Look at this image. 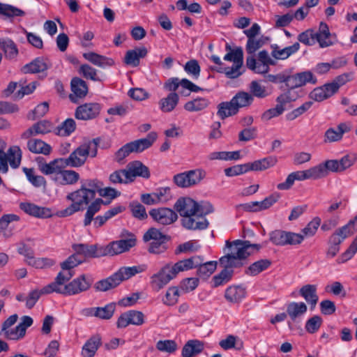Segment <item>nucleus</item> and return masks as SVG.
Here are the masks:
<instances>
[{"instance_id":"28","label":"nucleus","mask_w":357,"mask_h":357,"mask_svg":"<svg viewBox=\"0 0 357 357\" xmlns=\"http://www.w3.org/2000/svg\"><path fill=\"white\" fill-rule=\"evenodd\" d=\"M52 123L47 121H41L35 123L22 134V138L28 139L32 135H44L48 133L52 130Z\"/></svg>"},{"instance_id":"21","label":"nucleus","mask_w":357,"mask_h":357,"mask_svg":"<svg viewBox=\"0 0 357 357\" xmlns=\"http://www.w3.org/2000/svg\"><path fill=\"white\" fill-rule=\"evenodd\" d=\"M38 169L45 175H52L56 176L57 174L61 170L65 169L66 165L63 160V158L55 159L49 163L38 161Z\"/></svg>"},{"instance_id":"36","label":"nucleus","mask_w":357,"mask_h":357,"mask_svg":"<svg viewBox=\"0 0 357 357\" xmlns=\"http://www.w3.org/2000/svg\"><path fill=\"white\" fill-rule=\"evenodd\" d=\"M27 149L33 153H42L44 155L50 154L52 150L49 144L37 139H30L27 142Z\"/></svg>"},{"instance_id":"7","label":"nucleus","mask_w":357,"mask_h":357,"mask_svg":"<svg viewBox=\"0 0 357 357\" xmlns=\"http://www.w3.org/2000/svg\"><path fill=\"white\" fill-rule=\"evenodd\" d=\"M224 60L233 62L231 67L220 66L218 72L225 73L228 78L235 79L238 77L243 72L241 68L243 63V52L241 47H236L231 50L224 56Z\"/></svg>"},{"instance_id":"18","label":"nucleus","mask_w":357,"mask_h":357,"mask_svg":"<svg viewBox=\"0 0 357 357\" xmlns=\"http://www.w3.org/2000/svg\"><path fill=\"white\" fill-rule=\"evenodd\" d=\"M183 89H188L192 92H197L202 90L200 87L190 82L187 79H180L178 77H172L168 79L164 84L163 88L165 90L170 93H176V91L179 86Z\"/></svg>"},{"instance_id":"13","label":"nucleus","mask_w":357,"mask_h":357,"mask_svg":"<svg viewBox=\"0 0 357 357\" xmlns=\"http://www.w3.org/2000/svg\"><path fill=\"white\" fill-rule=\"evenodd\" d=\"M174 277L172 275L169 265L165 264L157 273L150 277V286L155 291H159L163 289Z\"/></svg>"},{"instance_id":"26","label":"nucleus","mask_w":357,"mask_h":357,"mask_svg":"<svg viewBox=\"0 0 357 357\" xmlns=\"http://www.w3.org/2000/svg\"><path fill=\"white\" fill-rule=\"evenodd\" d=\"M83 56L93 65L102 68L111 67L114 65V61L112 58L98 54L96 52H89L84 53Z\"/></svg>"},{"instance_id":"35","label":"nucleus","mask_w":357,"mask_h":357,"mask_svg":"<svg viewBox=\"0 0 357 357\" xmlns=\"http://www.w3.org/2000/svg\"><path fill=\"white\" fill-rule=\"evenodd\" d=\"M210 105V100L204 97H197L186 102L184 109L189 112H200L207 108Z\"/></svg>"},{"instance_id":"57","label":"nucleus","mask_w":357,"mask_h":357,"mask_svg":"<svg viewBox=\"0 0 357 357\" xmlns=\"http://www.w3.org/2000/svg\"><path fill=\"white\" fill-rule=\"evenodd\" d=\"M76 128V123L74 119H67L56 129V134L59 136L66 137L73 133Z\"/></svg>"},{"instance_id":"60","label":"nucleus","mask_w":357,"mask_h":357,"mask_svg":"<svg viewBox=\"0 0 357 357\" xmlns=\"http://www.w3.org/2000/svg\"><path fill=\"white\" fill-rule=\"evenodd\" d=\"M321 225V219L319 217L314 218L302 230L301 234L304 238L313 236Z\"/></svg>"},{"instance_id":"48","label":"nucleus","mask_w":357,"mask_h":357,"mask_svg":"<svg viewBox=\"0 0 357 357\" xmlns=\"http://www.w3.org/2000/svg\"><path fill=\"white\" fill-rule=\"evenodd\" d=\"M79 73L87 79L95 82H101L102 75H99L98 71L88 64H82L79 68Z\"/></svg>"},{"instance_id":"47","label":"nucleus","mask_w":357,"mask_h":357,"mask_svg":"<svg viewBox=\"0 0 357 357\" xmlns=\"http://www.w3.org/2000/svg\"><path fill=\"white\" fill-rule=\"evenodd\" d=\"M197 267V275L201 278L206 279L210 277L216 270L217 261H210L203 264L202 261Z\"/></svg>"},{"instance_id":"52","label":"nucleus","mask_w":357,"mask_h":357,"mask_svg":"<svg viewBox=\"0 0 357 357\" xmlns=\"http://www.w3.org/2000/svg\"><path fill=\"white\" fill-rule=\"evenodd\" d=\"M208 158L211 160H236L240 159V151H214L211 153Z\"/></svg>"},{"instance_id":"22","label":"nucleus","mask_w":357,"mask_h":357,"mask_svg":"<svg viewBox=\"0 0 357 357\" xmlns=\"http://www.w3.org/2000/svg\"><path fill=\"white\" fill-rule=\"evenodd\" d=\"M116 310V304L110 303L104 307H91L86 310L88 316H93L101 319H109Z\"/></svg>"},{"instance_id":"49","label":"nucleus","mask_w":357,"mask_h":357,"mask_svg":"<svg viewBox=\"0 0 357 357\" xmlns=\"http://www.w3.org/2000/svg\"><path fill=\"white\" fill-rule=\"evenodd\" d=\"M269 64L257 61V59L253 56H248L246 59V66L255 73L265 74L269 70Z\"/></svg>"},{"instance_id":"62","label":"nucleus","mask_w":357,"mask_h":357,"mask_svg":"<svg viewBox=\"0 0 357 357\" xmlns=\"http://www.w3.org/2000/svg\"><path fill=\"white\" fill-rule=\"evenodd\" d=\"M55 261L53 259L48 257L36 258L33 257L31 261H29V266H31L36 268H48L55 264Z\"/></svg>"},{"instance_id":"15","label":"nucleus","mask_w":357,"mask_h":357,"mask_svg":"<svg viewBox=\"0 0 357 357\" xmlns=\"http://www.w3.org/2000/svg\"><path fill=\"white\" fill-rule=\"evenodd\" d=\"M149 215L158 225L164 226L172 225L178 219L176 213L166 207L153 208L149 211Z\"/></svg>"},{"instance_id":"3","label":"nucleus","mask_w":357,"mask_h":357,"mask_svg":"<svg viewBox=\"0 0 357 357\" xmlns=\"http://www.w3.org/2000/svg\"><path fill=\"white\" fill-rule=\"evenodd\" d=\"M146 269V265L122 267L110 277L97 282L94 287L97 291H106L116 287L122 281L130 278L137 273L144 272Z\"/></svg>"},{"instance_id":"44","label":"nucleus","mask_w":357,"mask_h":357,"mask_svg":"<svg viewBox=\"0 0 357 357\" xmlns=\"http://www.w3.org/2000/svg\"><path fill=\"white\" fill-rule=\"evenodd\" d=\"M300 48L298 43H295L291 46L283 49L275 47L272 51V56L276 59H286L293 54L296 53Z\"/></svg>"},{"instance_id":"64","label":"nucleus","mask_w":357,"mask_h":357,"mask_svg":"<svg viewBox=\"0 0 357 357\" xmlns=\"http://www.w3.org/2000/svg\"><path fill=\"white\" fill-rule=\"evenodd\" d=\"M287 232L283 230H275L270 234V241L275 245H287Z\"/></svg>"},{"instance_id":"31","label":"nucleus","mask_w":357,"mask_h":357,"mask_svg":"<svg viewBox=\"0 0 357 357\" xmlns=\"http://www.w3.org/2000/svg\"><path fill=\"white\" fill-rule=\"evenodd\" d=\"M204 345L202 341L198 340H188L182 349L183 357H193L198 355L204 350Z\"/></svg>"},{"instance_id":"32","label":"nucleus","mask_w":357,"mask_h":357,"mask_svg":"<svg viewBox=\"0 0 357 357\" xmlns=\"http://www.w3.org/2000/svg\"><path fill=\"white\" fill-rule=\"evenodd\" d=\"M299 294L308 304L312 305V307H315L319 300V297L317 294L316 285H304L300 289Z\"/></svg>"},{"instance_id":"2","label":"nucleus","mask_w":357,"mask_h":357,"mask_svg":"<svg viewBox=\"0 0 357 357\" xmlns=\"http://www.w3.org/2000/svg\"><path fill=\"white\" fill-rule=\"evenodd\" d=\"M229 252L222 257L219 261L225 268L237 267L241 265V260L245 259L261 248L259 244L250 243L249 241L235 240L226 241Z\"/></svg>"},{"instance_id":"61","label":"nucleus","mask_w":357,"mask_h":357,"mask_svg":"<svg viewBox=\"0 0 357 357\" xmlns=\"http://www.w3.org/2000/svg\"><path fill=\"white\" fill-rule=\"evenodd\" d=\"M0 15L9 17L24 16V11L15 6L0 3Z\"/></svg>"},{"instance_id":"42","label":"nucleus","mask_w":357,"mask_h":357,"mask_svg":"<svg viewBox=\"0 0 357 357\" xmlns=\"http://www.w3.org/2000/svg\"><path fill=\"white\" fill-rule=\"evenodd\" d=\"M254 98L250 93L240 91L231 98V103L234 105L237 111H238L239 108L250 106Z\"/></svg>"},{"instance_id":"45","label":"nucleus","mask_w":357,"mask_h":357,"mask_svg":"<svg viewBox=\"0 0 357 357\" xmlns=\"http://www.w3.org/2000/svg\"><path fill=\"white\" fill-rule=\"evenodd\" d=\"M103 204V201L100 198L96 199L93 202H92L88 206L86 209V212L84 215V225L89 226L93 219L94 215L98 213L101 208L102 204Z\"/></svg>"},{"instance_id":"16","label":"nucleus","mask_w":357,"mask_h":357,"mask_svg":"<svg viewBox=\"0 0 357 357\" xmlns=\"http://www.w3.org/2000/svg\"><path fill=\"white\" fill-rule=\"evenodd\" d=\"M203 259L199 256H193L190 258L180 260L175 264H167L169 265L172 275L175 278L177 275L183 271L197 268Z\"/></svg>"},{"instance_id":"37","label":"nucleus","mask_w":357,"mask_h":357,"mask_svg":"<svg viewBox=\"0 0 357 357\" xmlns=\"http://www.w3.org/2000/svg\"><path fill=\"white\" fill-rule=\"evenodd\" d=\"M73 248L79 258L83 257V261L85 257H95L98 256L97 253V246L96 245L75 244L73 245Z\"/></svg>"},{"instance_id":"34","label":"nucleus","mask_w":357,"mask_h":357,"mask_svg":"<svg viewBox=\"0 0 357 357\" xmlns=\"http://www.w3.org/2000/svg\"><path fill=\"white\" fill-rule=\"evenodd\" d=\"M245 296V289L241 286H229L225 292V299L231 303L240 302Z\"/></svg>"},{"instance_id":"11","label":"nucleus","mask_w":357,"mask_h":357,"mask_svg":"<svg viewBox=\"0 0 357 357\" xmlns=\"http://www.w3.org/2000/svg\"><path fill=\"white\" fill-rule=\"evenodd\" d=\"M286 310L289 317L287 325L292 331L301 322L303 315L307 312V307L303 302H291L287 305Z\"/></svg>"},{"instance_id":"9","label":"nucleus","mask_w":357,"mask_h":357,"mask_svg":"<svg viewBox=\"0 0 357 357\" xmlns=\"http://www.w3.org/2000/svg\"><path fill=\"white\" fill-rule=\"evenodd\" d=\"M206 176L204 169L197 168L177 174L174 175L173 180L178 187L188 188L200 183Z\"/></svg>"},{"instance_id":"58","label":"nucleus","mask_w":357,"mask_h":357,"mask_svg":"<svg viewBox=\"0 0 357 357\" xmlns=\"http://www.w3.org/2000/svg\"><path fill=\"white\" fill-rule=\"evenodd\" d=\"M18 325L14 328H10L0 332V335L5 338L12 340H17L22 338L24 335V329L20 328Z\"/></svg>"},{"instance_id":"39","label":"nucleus","mask_w":357,"mask_h":357,"mask_svg":"<svg viewBox=\"0 0 357 357\" xmlns=\"http://www.w3.org/2000/svg\"><path fill=\"white\" fill-rule=\"evenodd\" d=\"M277 160L273 157L264 158L261 160H255L253 162L246 163L249 171H262L274 166Z\"/></svg>"},{"instance_id":"5","label":"nucleus","mask_w":357,"mask_h":357,"mask_svg":"<svg viewBox=\"0 0 357 357\" xmlns=\"http://www.w3.org/2000/svg\"><path fill=\"white\" fill-rule=\"evenodd\" d=\"M93 199L92 191L80 187L78 190L69 193L66 196V199L72 203L66 208L60 211V215L66 217L77 211H82L89 205L91 200Z\"/></svg>"},{"instance_id":"19","label":"nucleus","mask_w":357,"mask_h":357,"mask_svg":"<svg viewBox=\"0 0 357 357\" xmlns=\"http://www.w3.org/2000/svg\"><path fill=\"white\" fill-rule=\"evenodd\" d=\"M20 208L25 213L38 218H47L52 215L50 208L42 207L30 202H22Z\"/></svg>"},{"instance_id":"63","label":"nucleus","mask_w":357,"mask_h":357,"mask_svg":"<svg viewBox=\"0 0 357 357\" xmlns=\"http://www.w3.org/2000/svg\"><path fill=\"white\" fill-rule=\"evenodd\" d=\"M132 215L137 219L143 220L147 218L148 215L145 207L137 202L130 204L129 206Z\"/></svg>"},{"instance_id":"43","label":"nucleus","mask_w":357,"mask_h":357,"mask_svg":"<svg viewBox=\"0 0 357 357\" xmlns=\"http://www.w3.org/2000/svg\"><path fill=\"white\" fill-rule=\"evenodd\" d=\"M10 167L17 169L20 166L22 152L18 146H10L6 153Z\"/></svg>"},{"instance_id":"53","label":"nucleus","mask_w":357,"mask_h":357,"mask_svg":"<svg viewBox=\"0 0 357 357\" xmlns=\"http://www.w3.org/2000/svg\"><path fill=\"white\" fill-rule=\"evenodd\" d=\"M0 47L3 50L6 57L9 59H14L18 54L17 45L10 39L0 40Z\"/></svg>"},{"instance_id":"8","label":"nucleus","mask_w":357,"mask_h":357,"mask_svg":"<svg viewBox=\"0 0 357 357\" xmlns=\"http://www.w3.org/2000/svg\"><path fill=\"white\" fill-rule=\"evenodd\" d=\"M121 236L125 238L119 241H112L103 248L102 254L104 255H116L128 251L136 244L135 236L124 230Z\"/></svg>"},{"instance_id":"56","label":"nucleus","mask_w":357,"mask_h":357,"mask_svg":"<svg viewBox=\"0 0 357 357\" xmlns=\"http://www.w3.org/2000/svg\"><path fill=\"white\" fill-rule=\"evenodd\" d=\"M180 293L178 288L176 287H170L166 291L162 301L164 305L167 306H173L178 303Z\"/></svg>"},{"instance_id":"14","label":"nucleus","mask_w":357,"mask_h":357,"mask_svg":"<svg viewBox=\"0 0 357 357\" xmlns=\"http://www.w3.org/2000/svg\"><path fill=\"white\" fill-rule=\"evenodd\" d=\"M93 283V279L90 275H81L66 284V296L79 294L87 291Z\"/></svg>"},{"instance_id":"55","label":"nucleus","mask_w":357,"mask_h":357,"mask_svg":"<svg viewBox=\"0 0 357 357\" xmlns=\"http://www.w3.org/2000/svg\"><path fill=\"white\" fill-rule=\"evenodd\" d=\"M233 271L229 270L225 268L218 275H215L212 278L213 287H218L227 283L232 278Z\"/></svg>"},{"instance_id":"59","label":"nucleus","mask_w":357,"mask_h":357,"mask_svg":"<svg viewBox=\"0 0 357 357\" xmlns=\"http://www.w3.org/2000/svg\"><path fill=\"white\" fill-rule=\"evenodd\" d=\"M300 94L296 89L287 88V91L282 94L280 95L277 99V102H280L284 107V105L290 102L295 101Z\"/></svg>"},{"instance_id":"6","label":"nucleus","mask_w":357,"mask_h":357,"mask_svg":"<svg viewBox=\"0 0 357 357\" xmlns=\"http://www.w3.org/2000/svg\"><path fill=\"white\" fill-rule=\"evenodd\" d=\"M157 138L155 132H150L146 137L127 143L119 149L116 154L115 159L120 162L131 153H140L149 148Z\"/></svg>"},{"instance_id":"20","label":"nucleus","mask_w":357,"mask_h":357,"mask_svg":"<svg viewBox=\"0 0 357 357\" xmlns=\"http://www.w3.org/2000/svg\"><path fill=\"white\" fill-rule=\"evenodd\" d=\"M127 178L130 182L135 180L137 176L148 178L150 176L149 168L139 161H134L129 163L126 169Z\"/></svg>"},{"instance_id":"25","label":"nucleus","mask_w":357,"mask_h":357,"mask_svg":"<svg viewBox=\"0 0 357 357\" xmlns=\"http://www.w3.org/2000/svg\"><path fill=\"white\" fill-rule=\"evenodd\" d=\"M315 43L317 42L321 48L331 46L334 42L331 40V34L329 28L326 23L321 22L319 31H315Z\"/></svg>"},{"instance_id":"4","label":"nucleus","mask_w":357,"mask_h":357,"mask_svg":"<svg viewBox=\"0 0 357 357\" xmlns=\"http://www.w3.org/2000/svg\"><path fill=\"white\" fill-rule=\"evenodd\" d=\"M98 142V139H94L92 141L82 144L74 150L68 158H63L66 167H82L84 165L89 156L96 157Z\"/></svg>"},{"instance_id":"30","label":"nucleus","mask_w":357,"mask_h":357,"mask_svg":"<svg viewBox=\"0 0 357 357\" xmlns=\"http://www.w3.org/2000/svg\"><path fill=\"white\" fill-rule=\"evenodd\" d=\"M178 102V94L177 93H169L166 97L159 100V109L164 113H169L176 107Z\"/></svg>"},{"instance_id":"50","label":"nucleus","mask_w":357,"mask_h":357,"mask_svg":"<svg viewBox=\"0 0 357 357\" xmlns=\"http://www.w3.org/2000/svg\"><path fill=\"white\" fill-rule=\"evenodd\" d=\"M271 264V262L268 259H260L252 264L245 271V273L249 275L255 276L266 270Z\"/></svg>"},{"instance_id":"27","label":"nucleus","mask_w":357,"mask_h":357,"mask_svg":"<svg viewBox=\"0 0 357 357\" xmlns=\"http://www.w3.org/2000/svg\"><path fill=\"white\" fill-rule=\"evenodd\" d=\"M350 130V126L346 123H340L336 128L328 129L324 135L325 142H334L340 140L343 134Z\"/></svg>"},{"instance_id":"51","label":"nucleus","mask_w":357,"mask_h":357,"mask_svg":"<svg viewBox=\"0 0 357 357\" xmlns=\"http://www.w3.org/2000/svg\"><path fill=\"white\" fill-rule=\"evenodd\" d=\"M22 171L25 174L27 180L33 186L40 188L46 185L45 178L42 176L36 174L34 169L23 167Z\"/></svg>"},{"instance_id":"17","label":"nucleus","mask_w":357,"mask_h":357,"mask_svg":"<svg viewBox=\"0 0 357 357\" xmlns=\"http://www.w3.org/2000/svg\"><path fill=\"white\" fill-rule=\"evenodd\" d=\"M100 104L88 102L77 107L75 115L79 120H91L95 119L100 114Z\"/></svg>"},{"instance_id":"40","label":"nucleus","mask_w":357,"mask_h":357,"mask_svg":"<svg viewBox=\"0 0 357 357\" xmlns=\"http://www.w3.org/2000/svg\"><path fill=\"white\" fill-rule=\"evenodd\" d=\"M277 160L273 157L264 158L261 160H255L253 162L246 163L249 171H262L274 166Z\"/></svg>"},{"instance_id":"46","label":"nucleus","mask_w":357,"mask_h":357,"mask_svg":"<svg viewBox=\"0 0 357 357\" xmlns=\"http://www.w3.org/2000/svg\"><path fill=\"white\" fill-rule=\"evenodd\" d=\"M20 218L19 215L14 213L4 214L0 218V234H2L4 237L8 238L11 236L6 230L10 225L14 222L20 221Z\"/></svg>"},{"instance_id":"33","label":"nucleus","mask_w":357,"mask_h":357,"mask_svg":"<svg viewBox=\"0 0 357 357\" xmlns=\"http://www.w3.org/2000/svg\"><path fill=\"white\" fill-rule=\"evenodd\" d=\"M101 345V338L99 335H94L89 338L82 347V355L83 357H93Z\"/></svg>"},{"instance_id":"41","label":"nucleus","mask_w":357,"mask_h":357,"mask_svg":"<svg viewBox=\"0 0 357 357\" xmlns=\"http://www.w3.org/2000/svg\"><path fill=\"white\" fill-rule=\"evenodd\" d=\"M357 230V217L350 220L346 225L337 229L332 236L338 237L337 239L342 242L347 237L353 234Z\"/></svg>"},{"instance_id":"12","label":"nucleus","mask_w":357,"mask_h":357,"mask_svg":"<svg viewBox=\"0 0 357 357\" xmlns=\"http://www.w3.org/2000/svg\"><path fill=\"white\" fill-rule=\"evenodd\" d=\"M73 276V273L71 271L64 273L59 272L54 279V281L50 283L42 288V293L49 294L52 293H57L66 296V282L70 280Z\"/></svg>"},{"instance_id":"38","label":"nucleus","mask_w":357,"mask_h":357,"mask_svg":"<svg viewBox=\"0 0 357 357\" xmlns=\"http://www.w3.org/2000/svg\"><path fill=\"white\" fill-rule=\"evenodd\" d=\"M49 62L43 58H37L23 68L25 73H38L46 70L49 68Z\"/></svg>"},{"instance_id":"24","label":"nucleus","mask_w":357,"mask_h":357,"mask_svg":"<svg viewBox=\"0 0 357 357\" xmlns=\"http://www.w3.org/2000/svg\"><path fill=\"white\" fill-rule=\"evenodd\" d=\"M70 84L73 93L70 95V99L72 102H75L77 98H82L86 96L88 86L85 81L79 77H75L71 80Z\"/></svg>"},{"instance_id":"1","label":"nucleus","mask_w":357,"mask_h":357,"mask_svg":"<svg viewBox=\"0 0 357 357\" xmlns=\"http://www.w3.org/2000/svg\"><path fill=\"white\" fill-rule=\"evenodd\" d=\"M197 202L190 197H181L174 204V208L183 217L182 225L187 229L203 230L209 225L204 217L197 219Z\"/></svg>"},{"instance_id":"54","label":"nucleus","mask_w":357,"mask_h":357,"mask_svg":"<svg viewBox=\"0 0 357 357\" xmlns=\"http://www.w3.org/2000/svg\"><path fill=\"white\" fill-rule=\"evenodd\" d=\"M217 114L222 119H225L227 117L236 114L238 111L234 105L231 103V100L229 102H223L218 106Z\"/></svg>"},{"instance_id":"29","label":"nucleus","mask_w":357,"mask_h":357,"mask_svg":"<svg viewBox=\"0 0 357 357\" xmlns=\"http://www.w3.org/2000/svg\"><path fill=\"white\" fill-rule=\"evenodd\" d=\"M147 52L146 48L144 47L128 50L126 53L124 62L128 66L136 67L139 66L140 59L145 57Z\"/></svg>"},{"instance_id":"10","label":"nucleus","mask_w":357,"mask_h":357,"mask_svg":"<svg viewBox=\"0 0 357 357\" xmlns=\"http://www.w3.org/2000/svg\"><path fill=\"white\" fill-rule=\"evenodd\" d=\"M317 78L311 71L307 70L294 75H288L284 73L283 83L287 88L297 89L305 85L307 83L316 84Z\"/></svg>"},{"instance_id":"23","label":"nucleus","mask_w":357,"mask_h":357,"mask_svg":"<svg viewBox=\"0 0 357 357\" xmlns=\"http://www.w3.org/2000/svg\"><path fill=\"white\" fill-rule=\"evenodd\" d=\"M79 179V174L77 172L64 169H61L59 174L53 177L56 183L62 185L75 184Z\"/></svg>"}]
</instances>
